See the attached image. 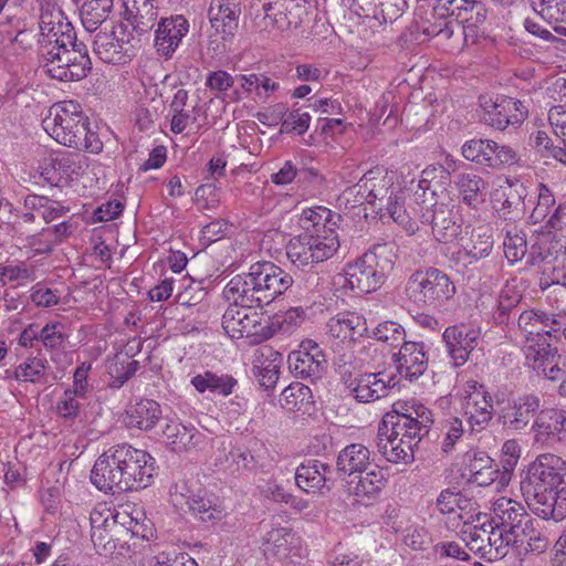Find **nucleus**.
Wrapping results in <instances>:
<instances>
[{"label":"nucleus","mask_w":566,"mask_h":566,"mask_svg":"<svg viewBox=\"0 0 566 566\" xmlns=\"http://www.w3.org/2000/svg\"><path fill=\"white\" fill-rule=\"evenodd\" d=\"M312 402V391L310 387L293 382L283 389L280 403L283 409L294 412L301 410L304 406Z\"/></svg>","instance_id":"obj_51"},{"label":"nucleus","mask_w":566,"mask_h":566,"mask_svg":"<svg viewBox=\"0 0 566 566\" xmlns=\"http://www.w3.org/2000/svg\"><path fill=\"white\" fill-rule=\"evenodd\" d=\"M125 537L122 528H108V530H98L91 532V538L94 547L99 554L111 555L116 551L120 549V538H115L114 536Z\"/></svg>","instance_id":"obj_57"},{"label":"nucleus","mask_w":566,"mask_h":566,"mask_svg":"<svg viewBox=\"0 0 566 566\" xmlns=\"http://www.w3.org/2000/svg\"><path fill=\"white\" fill-rule=\"evenodd\" d=\"M113 0H85L81 8V20L88 32H94L107 19Z\"/></svg>","instance_id":"obj_47"},{"label":"nucleus","mask_w":566,"mask_h":566,"mask_svg":"<svg viewBox=\"0 0 566 566\" xmlns=\"http://www.w3.org/2000/svg\"><path fill=\"white\" fill-rule=\"evenodd\" d=\"M216 464L221 465L231 474H248L255 470L258 461L252 452L244 447H234L223 458L216 459Z\"/></svg>","instance_id":"obj_43"},{"label":"nucleus","mask_w":566,"mask_h":566,"mask_svg":"<svg viewBox=\"0 0 566 566\" xmlns=\"http://www.w3.org/2000/svg\"><path fill=\"white\" fill-rule=\"evenodd\" d=\"M524 505L515 500L506 496L497 499L492 505V517L490 522L493 525L505 528L506 532H513L518 536V531L522 528L526 520H530Z\"/></svg>","instance_id":"obj_32"},{"label":"nucleus","mask_w":566,"mask_h":566,"mask_svg":"<svg viewBox=\"0 0 566 566\" xmlns=\"http://www.w3.org/2000/svg\"><path fill=\"white\" fill-rule=\"evenodd\" d=\"M133 36L123 23L111 32H98L94 39V52L105 63L124 64L134 55Z\"/></svg>","instance_id":"obj_15"},{"label":"nucleus","mask_w":566,"mask_h":566,"mask_svg":"<svg viewBox=\"0 0 566 566\" xmlns=\"http://www.w3.org/2000/svg\"><path fill=\"white\" fill-rule=\"evenodd\" d=\"M517 325L526 342H547V338H558L563 333V323L556 318V315L541 310L522 312Z\"/></svg>","instance_id":"obj_19"},{"label":"nucleus","mask_w":566,"mask_h":566,"mask_svg":"<svg viewBox=\"0 0 566 566\" xmlns=\"http://www.w3.org/2000/svg\"><path fill=\"white\" fill-rule=\"evenodd\" d=\"M72 224L69 221H62L51 228L43 229L40 233L30 238V245L36 253H51L55 244L61 243L72 233Z\"/></svg>","instance_id":"obj_44"},{"label":"nucleus","mask_w":566,"mask_h":566,"mask_svg":"<svg viewBox=\"0 0 566 566\" xmlns=\"http://www.w3.org/2000/svg\"><path fill=\"white\" fill-rule=\"evenodd\" d=\"M398 384L396 376L385 371L364 373L348 391L358 402H373L388 396L391 388Z\"/></svg>","instance_id":"obj_25"},{"label":"nucleus","mask_w":566,"mask_h":566,"mask_svg":"<svg viewBox=\"0 0 566 566\" xmlns=\"http://www.w3.org/2000/svg\"><path fill=\"white\" fill-rule=\"evenodd\" d=\"M464 413L472 431L481 432L491 422L494 415L493 399L488 388L475 380H469L464 387Z\"/></svg>","instance_id":"obj_16"},{"label":"nucleus","mask_w":566,"mask_h":566,"mask_svg":"<svg viewBox=\"0 0 566 566\" xmlns=\"http://www.w3.org/2000/svg\"><path fill=\"white\" fill-rule=\"evenodd\" d=\"M188 32V22L182 15L161 19L155 35V48L159 55L169 57Z\"/></svg>","instance_id":"obj_33"},{"label":"nucleus","mask_w":566,"mask_h":566,"mask_svg":"<svg viewBox=\"0 0 566 566\" xmlns=\"http://www.w3.org/2000/svg\"><path fill=\"white\" fill-rule=\"evenodd\" d=\"M461 153L467 160L494 169L512 165L516 160V153L510 146L499 145L491 139L467 140Z\"/></svg>","instance_id":"obj_17"},{"label":"nucleus","mask_w":566,"mask_h":566,"mask_svg":"<svg viewBox=\"0 0 566 566\" xmlns=\"http://www.w3.org/2000/svg\"><path fill=\"white\" fill-rule=\"evenodd\" d=\"M423 33L436 38L446 51L461 52L467 45L475 43L479 35V25L460 21L428 22Z\"/></svg>","instance_id":"obj_14"},{"label":"nucleus","mask_w":566,"mask_h":566,"mask_svg":"<svg viewBox=\"0 0 566 566\" xmlns=\"http://www.w3.org/2000/svg\"><path fill=\"white\" fill-rule=\"evenodd\" d=\"M397 259L394 243L376 244L355 262L347 265V283L358 293H370L379 289L385 276L392 270Z\"/></svg>","instance_id":"obj_9"},{"label":"nucleus","mask_w":566,"mask_h":566,"mask_svg":"<svg viewBox=\"0 0 566 566\" xmlns=\"http://www.w3.org/2000/svg\"><path fill=\"white\" fill-rule=\"evenodd\" d=\"M532 6L536 14L549 24L566 20V0H533Z\"/></svg>","instance_id":"obj_55"},{"label":"nucleus","mask_w":566,"mask_h":566,"mask_svg":"<svg viewBox=\"0 0 566 566\" xmlns=\"http://www.w3.org/2000/svg\"><path fill=\"white\" fill-rule=\"evenodd\" d=\"M353 6L366 17H373L381 22L397 20L407 6L406 0H353Z\"/></svg>","instance_id":"obj_38"},{"label":"nucleus","mask_w":566,"mask_h":566,"mask_svg":"<svg viewBox=\"0 0 566 566\" xmlns=\"http://www.w3.org/2000/svg\"><path fill=\"white\" fill-rule=\"evenodd\" d=\"M293 284V277L272 262H256L249 272L233 276L223 290L228 301L263 307Z\"/></svg>","instance_id":"obj_6"},{"label":"nucleus","mask_w":566,"mask_h":566,"mask_svg":"<svg viewBox=\"0 0 566 566\" xmlns=\"http://www.w3.org/2000/svg\"><path fill=\"white\" fill-rule=\"evenodd\" d=\"M48 360L40 357H28L14 369V378L19 381H29L33 384H45Z\"/></svg>","instance_id":"obj_48"},{"label":"nucleus","mask_w":566,"mask_h":566,"mask_svg":"<svg viewBox=\"0 0 566 566\" xmlns=\"http://www.w3.org/2000/svg\"><path fill=\"white\" fill-rule=\"evenodd\" d=\"M503 248L505 256L510 262H516L521 260L527 251L525 235L516 229L506 231V235L503 241Z\"/></svg>","instance_id":"obj_60"},{"label":"nucleus","mask_w":566,"mask_h":566,"mask_svg":"<svg viewBox=\"0 0 566 566\" xmlns=\"http://www.w3.org/2000/svg\"><path fill=\"white\" fill-rule=\"evenodd\" d=\"M387 483L382 469L370 467L364 473H356L346 480L347 493L358 502L369 503L376 500Z\"/></svg>","instance_id":"obj_26"},{"label":"nucleus","mask_w":566,"mask_h":566,"mask_svg":"<svg viewBox=\"0 0 566 566\" xmlns=\"http://www.w3.org/2000/svg\"><path fill=\"white\" fill-rule=\"evenodd\" d=\"M340 214L318 206L304 209L298 224L304 233L293 238L286 245L291 263L304 269L332 258L339 248L336 228Z\"/></svg>","instance_id":"obj_4"},{"label":"nucleus","mask_w":566,"mask_h":566,"mask_svg":"<svg viewBox=\"0 0 566 566\" xmlns=\"http://www.w3.org/2000/svg\"><path fill=\"white\" fill-rule=\"evenodd\" d=\"M306 4L303 0H275L264 3L252 23L255 32L272 39L296 29L303 21Z\"/></svg>","instance_id":"obj_10"},{"label":"nucleus","mask_w":566,"mask_h":566,"mask_svg":"<svg viewBox=\"0 0 566 566\" xmlns=\"http://www.w3.org/2000/svg\"><path fill=\"white\" fill-rule=\"evenodd\" d=\"M527 365L537 374L545 371L556 358V350L547 342L534 343L526 346L525 349Z\"/></svg>","instance_id":"obj_50"},{"label":"nucleus","mask_w":566,"mask_h":566,"mask_svg":"<svg viewBox=\"0 0 566 566\" xmlns=\"http://www.w3.org/2000/svg\"><path fill=\"white\" fill-rule=\"evenodd\" d=\"M397 370L401 377L412 380L421 376L428 367V357L424 344L418 342H403L398 354L395 355Z\"/></svg>","instance_id":"obj_34"},{"label":"nucleus","mask_w":566,"mask_h":566,"mask_svg":"<svg viewBox=\"0 0 566 566\" xmlns=\"http://www.w3.org/2000/svg\"><path fill=\"white\" fill-rule=\"evenodd\" d=\"M189 510L203 522L221 520L224 515L223 509L207 497L206 492L199 491L187 497Z\"/></svg>","instance_id":"obj_49"},{"label":"nucleus","mask_w":566,"mask_h":566,"mask_svg":"<svg viewBox=\"0 0 566 566\" xmlns=\"http://www.w3.org/2000/svg\"><path fill=\"white\" fill-rule=\"evenodd\" d=\"M65 339L64 326L60 322L46 324L40 331V340L48 350H60Z\"/></svg>","instance_id":"obj_61"},{"label":"nucleus","mask_w":566,"mask_h":566,"mask_svg":"<svg viewBox=\"0 0 566 566\" xmlns=\"http://www.w3.org/2000/svg\"><path fill=\"white\" fill-rule=\"evenodd\" d=\"M457 516L459 517L460 526L455 532L465 543L467 547L480 556L492 522H490L486 514L481 512H465Z\"/></svg>","instance_id":"obj_28"},{"label":"nucleus","mask_w":566,"mask_h":566,"mask_svg":"<svg viewBox=\"0 0 566 566\" xmlns=\"http://www.w3.org/2000/svg\"><path fill=\"white\" fill-rule=\"evenodd\" d=\"M256 307L233 302L229 305L222 315V328L229 337H252L254 342H262L271 336L270 331L262 326L260 314L252 311Z\"/></svg>","instance_id":"obj_12"},{"label":"nucleus","mask_w":566,"mask_h":566,"mask_svg":"<svg viewBox=\"0 0 566 566\" xmlns=\"http://www.w3.org/2000/svg\"><path fill=\"white\" fill-rule=\"evenodd\" d=\"M493 248L489 227L481 226L471 232L470 241L464 247L465 254L474 261L486 258Z\"/></svg>","instance_id":"obj_52"},{"label":"nucleus","mask_w":566,"mask_h":566,"mask_svg":"<svg viewBox=\"0 0 566 566\" xmlns=\"http://www.w3.org/2000/svg\"><path fill=\"white\" fill-rule=\"evenodd\" d=\"M287 363L296 377L314 380L322 377L326 358L316 343L306 340L301 344L300 349L290 353Z\"/></svg>","instance_id":"obj_23"},{"label":"nucleus","mask_w":566,"mask_h":566,"mask_svg":"<svg viewBox=\"0 0 566 566\" xmlns=\"http://www.w3.org/2000/svg\"><path fill=\"white\" fill-rule=\"evenodd\" d=\"M432 423V412L424 405L413 399L396 401L379 423L378 452L391 463L413 462V449L429 433Z\"/></svg>","instance_id":"obj_1"},{"label":"nucleus","mask_w":566,"mask_h":566,"mask_svg":"<svg viewBox=\"0 0 566 566\" xmlns=\"http://www.w3.org/2000/svg\"><path fill=\"white\" fill-rule=\"evenodd\" d=\"M527 107L518 99L509 96L497 97L483 106L485 124L503 130L510 125H520L527 117Z\"/></svg>","instance_id":"obj_20"},{"label":"nucleus","mask_w":566,"mask_h":566,"mask_svg":"<svg viewBox=\"0 0 566 566\" xmlns=\"http://www.w3.org/2000/svg\"><path fill=\"white\" fill-rule=\"evenodd\" d=\"M468 504V501L461 493L450 490H443L437 499V507L441 513L449 515L446 523L452 531H457L460 526V521L457 515L465 513Z\"/></svg>","instance_id":"obj_46"},{"label":"nucleus","mask_w":566,"mask_h":566,"mask_svg":"<svg viewBox=\"0 0 566 566\" xmlns=\"http://www.w3.org/2000/svg\"><path fill=\"white\" fill-rule=\"evenodd\" d=\"M139 368L137 360L127 359L126 363L115 364L114 369L111 370L112 386L120 388Z\"/></svg>","instance_id":"obj_63"},{"label":"nucleus","mask_w":566,"mask_h":566,"mask_svg":"<svg viewBox=\"0 0 566 566\" xmlns=\"http://www.w3.org/2000/svg\"><path fill=\"white\" fill-rule=\"evenodd\" d=\"M163 436L175 452L190 451L202 441V434L195 427H187L178 421L168 422L163 430Z\"/></svg>","instance_id":"obj_37"},{"label":"nucleus","mask_w":566,"mask_h":566,"mask_svg":"<svg viewBox=\"0 0 566 566\" xmlns=\"http://www.w3.org/2000/svg\"><path fill=\"white\" fill-rule=\"evenodd\" d=\"M25 210L35 211L41 218L50 223L62 218L70 211L69 207L44 196L29 195L24 198Z\"/></svg>","instance_id":"obj_45"},{"label":"nucleus","mask_w":566,"mask_h":566,"mask_svg":"<svg viewBox=\"0 0 566 566\" xmlns=\"http://www.w3.org/2000/svg\"><path fill=\"white\" fill-rule=\"evenodd\" d=\"M296 539L297 537L291 527L282 526L272 527L264 536L266 548L280 556H286Z\"/></svg>","instance_id":"obj_53"},{"label":"nucleus","mask_w":566,"mask_h":566,"mask_svg":"<svg viewBox=\"0 0 566 566\" xmlns=\"http://www.w3.org/2000/svg\"><path fill=\"white\" fill-rule=\"evenodd\" d=\"M311 115L307 112H301V109H293L289 112L282 124L281 133H296L303 135L310 126Z\"/></svg>","instance_id":"obj_62"},{"label":"nucleus","mask_w":566,"mask_h":566,"mask_svg":"<svg viewBox=\"0 0 566 566\" xmlns=\"http://www.w3.org/2000/svg\"><path fill=\"white\" fill-rule=\"evenodd\" d=\"M541 405L539 396L523 394L510 401L509 408L502 411L500 418L510 430L522 431L538 412Z\"/></svg>","instance_id":"obj_29"},{"label":"nucleus","mask_w":566,"mask_h":566,"mask_svg":"<svg viewBox=\"0 0 566 566\" xmlns=\"http://www.w3.org/2000/svg\"><path fill=\"white\" fill-rule=\"evenodd\" d=\"M405 336L406 332L399 323L394 321H385L369 331V335H366L365 337L375 338L395 347L398 346L401 342H405Z\"/></svg>","instance_id":"obj_56"},{"label":"nucleus","mask_w":566,"mask_h":566,"mask_svg":"<svg viewBox=\"0 0 566 566\" xmlns=\"http://www.w3.org/2000/svg\"><path fill=\"white\" fill-rule=\"evenodd\" d=\"M470 0H438L433 7V22L460 21Z\"/></svg>","instance_id":"obj_54"},{"label":"nucleus","mask_w":566,"mask_h":566,"mask_svg":"<svg viewBox=\"0 0 566 566\" xmlns=\"http://www.w3.org/2000/svg\"><path fill=\"white\" fill-rule=\"evenodd\" d=\"M153 458L127 443L113 446L95 461L92 483L103 492H126L146 488L153 478Z\"/></svg>","instance_id":"obj_3"},{"label":"nucleus","mask_w":566,"mask_h":566,"mask_svg":"<svg viewBox=\"0 0 566 566\" xmlns=\"http://www.w3.org/2000/svg\"><path fill=\"white\" fill-rule=\"evenodd\" d=\"M371 464V453L369 449L361 443H352L338 452L336 459L337 472L344 476L350 478L356 473H364Z\"/></svg>","instance_id":"obj_36"},{"label":"nucleus","mask_w":566,"mask_h":566,"mask_svg":"<svg viewBox=\"0 0 566 566\" xmlns=\"http://www.w3.org/2000/svg\"><path fill=\"white\" fill-rule=\"evenodd\" d=\"M532 429L535 442L542 446L566 441V411L557 408L541 410Z\"/></svg>","instance_id":"obj_27"},{"label":"nucleus","mask_w":566,"mask_h":566,"mask_svg":"<svg viewBox=\"0 0 566 566\" xmlns=\"http://www.w3.org/2000/svg\"><path fill=\"white\" fill-rule=\"evenodd\" d=\"M125 8L137 33L143 34L155 27L158 13L154 0H125Z\"/></svg>","instance_id":"obj_41"},{"label":"nucleus","mask_w":566,"mask_h":566,"mask_svg":"<svg viewBox=\"0 0 566 566\" xmlns=\"http://www.w3.org/2000/svg\"><path fill=\"white\" fill-rule=\"evenodd\" d=\"M78 395L72 390H65L56 405V412L61 418L74 419L80 411V403L76 399Z\"/></svg>","instance_id":"obj_64"},{"label":"nucleus","mask_w":566,"mask_h":566,"mask_svg":"<svg viewBox=\"0 0 566 566\" xmlns=\"http://www.w3.org/2000/svg\"><path fill=\"white\" fill-rule=\"evenodd\" d=\"M406 291L415 303L439 307L453 297L455 286L444 272L429 268L416 271L409 277Z\"/></svg>","instance_id":"obj_11"},{"label":"nucleus","mask_w":566,"mask_h":566,"mask_svg":"<svg viewBox=\"0 0 566 566\" xmlns=\"http://www.w3.org/2000/svg\"><path fill=\"white\" fill-rule=\"evenodd\" d=\"M85 167H87V158L78 153L63 155L54 163V169L70 179L78 176Z\"/></svg>","instance_id":"obj_59"},{"label":"nucleus","mask_w":566,"mask_h":566,"mask_svg":"<svg viewBox=\"0 0 566 566\" xmlns=\"http://www.w3.org/2000/svg\"><path fill=\"white\" fill-rule=\"evenodd\" d=\"M376 352L377 349L373 344L363 346L359 357L354 356L352 350L342 352L334 348V366L348 391L357 381L358 375H363L360 370L365 364H369L368 358Z\"/></svg>","instance_id":"obj_30"},{"label":"nucleus","mask_w":566,"mask_h":566,"mask_svg":"<svg viewBox=\"0 0 566 566\" xmlns=\"http://www.w3.org/2000/svg\"><path fill=\"white\" fill-rule=\"evenodd\" d=\"M326 335L335 340L336 349L342 343L349 347L353 342L369 335L366 318L356 312H343L331 317L326 323Z\"/></svg>","instance_id":"obj_24"},{"label":"nucleus","mask_w":566,"mask_h":566,"mask_svg":"<svg viewBox=\"0 0 566 566\" xmlns=\"http://www.w3.org/2000/svg\"><path fill=\"white\" fill-rule=\"evenodd\" d=\"M115 518L120 525L122 532L126 537L129 535L130 541H124L120 544L119 554H135L137 549V541H148L154 535V527L150 520L146 517L144 509L135 503L119 504L115 509Z\"/></svg>","instance_id":"obj_13"},{"label":"nucleus","mask_w":566,"mask_h":566,"mask_svg":"<svg viewBox=\"0 0 566 566\" xmlns=\"http://www.w3.org/2000/svg\"><path fill=\"white\" fill-rule=\"evenodd\" d=\"M480 336V328L464 324L449 326L444 329L442 339L454 366H462L469 360L470 354L479 344Z\"/></svg>","instance_id":"obj_21"},{"label":"nucleus","mask_w":566,"mask_h":566,"mask_svg":"<svg viewBox=\"0 0 566 566\" xmlns=\"http://www.w3.org/2000/svg\"><path fill=\"white\" fill-rule=\"evenodd\" d=\"M454 186L462 203L474 211L486 201L488 182L475 172H461L454 179Z\"/></svg>","instance_id":"obj_35"},{"label":"nucleus","mask_w":566,"mask_h":566,"mask_svg":"<svg viewBox=\"0 0 566 566\" xmlns=\"http://www.w3.org/2000/svg\"><path fill=\"white\" fill-rule=\"evenodd\" d=\"M347 192L356 197V202H367L380 218L390 217L403 227L410 222L405 208L408 193L399 184L392 181V177L370 170L354 187L347 189Z\"/></svg>","instance_id":"obj_8"},{"label":"nucleus","mask_w":566,"mask_h":566,"mask_svg":"<svg viewBox=\"0 0 566 566\" xmlns=\"http://www.w3.org/2000/svg\"><path fill=\"white\" fill-rule=\"evenodd\" d=\"M538 522L534 518L526 520V523L518 531V534L526 538L527 551L542 554L549 545L547 536L538 528Z\"/></svg>","instance_id":"obj_58"},{"label":"nucleus","mask_w":566,"mask_h":566,"mask_svg":"<svg viewBox=\"0 0 566 566\" xmlns=\"http://www.w3.org/2000/svg\"><path fill=\"white\" fill-rule=\"evenodd\" d=\"M243 0H212L209 8V20L223 40L231 39L238 29Z\"/></svg>","instance_id":"obj_31"},{"label":"nucleus","mask_w":566,"mask_h":566,"mask_svg":"<svg viewBox=\"0 0 566 566\" xmlns=\"http://www.w3.org/2000/svg\"><path fill=\"white\" fill-rule=\"evenodd\" d=\"M88 125L82 106L74 101L54 103L42 119L43 129L59 144L98 154L103 144Z\"/></svg>","instance_id":"obj_7"},{"label":"nucleus","mask_w":566,"mask_h":566,"mask_svg":"<svg viewBox=\"0 0 566 566\" xmlns=\"http://www.w3.org/2000/svg\"><path fill=\"white\" fill-rule=\"evenodd\" d=\"M516 539L517 536L513 532H506L505 528L491 524L480 557L486 562L500 560L509 554L511 545Z\"/></svg>","instance_id":"obj_40"},{"label":"nucleus","mask_w":566,"mask_h":566,"mask_svg":"<svg viewBox=\"0 0 566 566\" xmlns=\"http://www.w3.org/2000/svg\"><path fill=\"white\" fill-rule=\"evenodd\" d=\"M432 199H424L420 205L421 222L431 226L432 234L439 242H453L460 234L461 227L457 223L453 211L448 205L432 202Z\"/></svg>","instance_id":"obj_18"},{"label":"nucleus","mask_w":566,"mask_h":566,"mask_svg":"<svg viewBox=\"0 0 566 566\" xmlns=\"http://www.w3.org/2000/svg\"><path fill=\"white\" fill-rule=\"evenodd\" d=\"M190 382L200 394L210 391L212 394L227 397L232 392L237 385V379L230 375H218L213 371L207 370L203 374L193 376Z\"/></svg>","instance_id":"obj_42"},{"label":"nucleus","mask_w":566,"mask_h":566,"mask_svg":"<svg viewBox=\"0 0 566 566\" xmlns=\"http://www.w3.org/2000/svg\"><path fill=\"white\" fill-rule=\"evenodd\" d=\"M39 52L45 73L52 78L80 81L92 70L87 48L83 42H77L74 28L67 19L50 30L49 35L40 31Z\"/></svg>","instance_id":"obj_5"},{"label":"nucleus","mask_w":566,"mask_h":566,"mask_svg":"<svg viewBox=\"0 0 566 566\" xmlns=\"http://www.w3.org/2000/svg\"><path fill=\"white\" fill-rule=\"evenodd\" d=\"M161 409L158 402L143 399L126 410L125 424L129 428L150 430L160 419Z\"/></svg>","instance_id":"obj_39"},{"label":"nucleus","mask_w":566,"mask_h":566,"mask_svg":"<svg viewBox=\"0 0 566 566\" xmlns=\"http://www.w3.org/2000/svg\"><path fill=\"white\" fill-rule=\"evenodd\" d=\"M333 468L325 462L310 459L295 471L296 485L307 494L324 495L332 489Z\"/></svg>","instance_id":"obj_22"},{"label":"nucleus","mask_w":566,"mask_h":566,"mask_svg":"<svg viewBox=\"0 0 566 566\" xmlns=\"http://www.w3.org/2000/svg\"><path fill=\"white\" fill-rule=\"evenodd\" d=\"M565 475V461L553 453L539 454L528 465L521 491L535 515L554 521L566 517V488H559Z\"/></svg>","instance_id":"obj_2"}]
</instances>
